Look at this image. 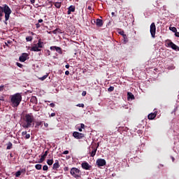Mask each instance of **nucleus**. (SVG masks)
Here are the masks:
<instances>
[{
	"mask_svg": "<svg viewBox=\"0 0 179 179\" xmlns=\"http://www.w3.org/2000/svg\"><path fill=\"white\" fill-rule=\"evenodd\" d=\"M80 128H81L82 129H85V124L81 123V124H80Z\"/></svg>",
	"mask_w": 179,
	"mask_h": 179,
	"instance_id": "43",
	"label": "nucleus"
},
{
	"mask_svg": "<svg viewBox=\"0 0 179 179\" xmlns=\"http://www.w3.org/2000/svg\"><path fill=\"white\" fill-rule=\"evenodd\" d=\"M48 55H50V50H47Z\"/></svg>",
	"mask_w": 179,
	"mask_h": 179,
	"instance_id": "60",
	"label": "nucleus"
},
{
	"mask_svg": "<svg viewBox=\"0 0 179 179\" xmlns=\"http://www.w3.org/2000/svg\"><path fill=\"white\" fill-rule=\"evenodd\" d=\"M64 171H65L66 173V171H69V167L66 166L64 168Z\"/></svg>",
	"mask_w": 179,
	"mask_h": 179,
	"instance_id": "39",
	"label": "nucleus"
},
{
	"mask_svg": "<svg viewBox=\"0 0 179 179\" xmlns=\"http://www.w3.org/2000/svg\"><path fill=\"white\" fill-rule=\"evenodd\" d=\"M43 125V122H36L35 128H38V127Z\"/></svg>",
	"mask_w": 179,
	"mask_h": 179,
	"instance_id": "26",
	"label": "nucleus"
},
{
	"mask_svg": "<svg viewBox=\"0 0 179 179\" xmlns=\"http://www.w3.org/2000/svg\"><path fill=\"white\" fill-rule=\"evenodd\" d=\"M65 68H66V69H69V64H66V65L65 66Z\"/></svg>",
	"mask_w": 179,
	"mask_h": 179,
	"instance_id": "53",
	"label": "nucleus"
},
{
	"mask_svg": "<svg viewBox=\"0 0 179 179\" xmlns=\"http://www.w3.org/2000/svg\"><path fill=\"white\" fill-rule=\"evenodd\" d=\"M70 174L73 178H80L82 177V171L76 167H73L70 169Z\"/></svg>",
	"mask_w": 179,
	"mask_h": 179,
	"instance_id": "4",
	"label": "nucleus"
},
{
	"mask_svg": "<svg viewBox=\"0 0 179 179\" xmlns=\"http://www.w3.org/2000/svg\"><path fill=\"white\" fill-rule=\"evenodd\" d=\"M86 94H87L86 91H83V92H82V96H86Z\"/></svg>",
	"mask_w": 179,
	"mask_h": 179,
	"instance_id": "46",
	"label": "nucleus"
},
{
	"mask_svg": "<svg viewBox=\"0 0 179 179\" xmlns=\"http://www.w3.org/2000/svg\"><path fill=\"white\" fill-rule=\"evenodd\" d=\"M45 157H47L45 156L44 155H41V157L39 159L38 163H43V162H44V160H45Z\"/></svg>",
	"mask_w": 179,
	"mask_h": 179,
	"instance_id": "22",
	"label": "nucleus"
},
{
	"mask_svg": "<svg viewBox=\"0 0 179 179\" xmlns=\"http://www.w3.org/2000/svg\"><path fill=\"white\" fill-rule=\"evenodd\" d=\"M123 38L124 44H127V43H128V37H127L126 34H123Z\"/></svg>",
	"mask_w": 179,
	"mask_h": 179,
	"instance_id": "25",
	"label": "nucleus"
},
{
	"mask_svg": "<svg viewBox=\"0 0 179 179\" xmlns=\"http://www.w3.org/2000/svg\"><path fill=\"white\" fill-rule=\"evenodd\" d=\"M169 29L171 31H173V33H176V31H177V28H176L175 27H169Z\"/></svg>",
	"mask_w": 179,
	"mask_h": 179,
	"instance_id": "27",
	"label": "nucleus"
},
{
	"mask_svg": "<svg viewBox=\"0 0 179 179\" xmlns=\"http://www.w3.org/2000/svg\"><path fill=\"white\" fill-rule=\"evenodd\" d=\"M27 57H29L27 53H22L19 58L20 62H24L27 59Z\"/></svg>",
	"mask_w": 179,
	"mask_h": 179,
	"instance_id": "10",
	"label": "nucleus"
},
{
	"mask_svg": "<svg viewBox=\"0 0 179 179\" xmlns=\"http://www.w3.org/2000/svg\"><path fill=\"white\" fill-rule=\"evenodd\" d=\"M78 131H79V132H82V131H83V130H82V127L79 128V129H78Z\"/></svg>",
	"mask_w": 179,
	"mask_h": 179,
	"instance_id": "58",
	"label": "nucleus"
},
{
	"mask_svg": "<svg viewBox=\"0 0 179 179\" xmlns=\"http://www.w3.org/2000/svg\"><path fill=\"white\" fill-rule=\"evenodd\" d=\"M43 42H41V39H39L38 43L36 45L39 48H43Z\"/></svg>",
	"mask_w": 179,
	"mask_h": 179,
	"instance_id": "18",
	"label": "nucleus"
},
{
	"mask_svg": "<svg viewBox=\"0 0 179 179\" xmlns=\"http://www.w3.org/2000/svg\"><path fill=\"white\" fill-rule=\"evenodd\" d=\"M167 47H170L172 48V50H174L175 51H179V47L177 46L174 43H173L171 41H169L167 43Z\"/></svg>",
	"mask_w": 179,
	"mask_h": 179,
	"instance_id": "6",
	"label": "nucleus"
},
{
	"mask_svg": "<svg viewBox=\"0 0 179 179\" xmlns=\"http://www.w3.org/2000/svg\"><path fill=\"white\" fill-rule=\"evenodd\" d=\"M43 20L42 19L38 20V23H43Z\"/></svg>",
	"mask_w": 179,
	"mask_h": 179,
	"instance_id": "52",
	"label": "nucleus"
},
{
	"mask_svg": "<svg viewBox=\"0 0 179 179\" xmlns=\"http://www.w3.org/2000/svg\"><path fill=\"white\" fill-rule=\"evenodd\" d=\"M50 107H52V108H54V107H55V103H50Z\"/></svg>",
	"mask_w": 179,
	"mask_h": 179,
	"instance_id": "41",
	"label": "nucleus"
},
{
	"mask_svg": "<svg viewBox=\"0 0 179 179\" xmlns=\"http://www.w3.org/2000/svg\"><path fill=\"white\" fill-rule=\"evenodd\" d=\"M20 176H22L20 171H18L15 173V177L19 178Z\"/></svg>",
	"mask_w": 179,
	"mask_h": 179,
	"instance_id": "31",
	"label": "nucleus"
},
{
	"mask_svg": "<svg viewBox=\"0 0 179 179\" xmlns=\"http://www.w3.org/2000/svg\"><path fill=\"white\" fill-rule=\"evenodd\" d=\"M31 103H33V104H37L38 101H37V97L33 96H31L30 99Z\"/></svg>",
	"mask_w": 179,
	"mask_h": 179,
	"instance_id": "16",
	"label": "nucleus"
},
{
	"mask_svg": "<svg viewBox=\"0 0 179 179\" xmlns=\"http://www.w3.org/2000/svg\"><path fill=\"white\" fill-rule=\"evenodd\" d=\"M48 155V150H46L43 154V156H45L47 157Z\"/></svg>",
	"mask_w": 179,
	"mask_h": 179,
	"instance_id": "45",
	"label": "nucleus"
},
{
	"mask_svg": "<svg viewBox=\"0 0 179 179\" xmlns=\"http://www.w3.org/2000/svg\"><path fill=\"white\" fill-rule=\"evenodd\" d=\"M43 171H48V166L44 165L43 166Z\"/></svg>",
	"mask_w": 179,
	"mask_h": 179,
	"instance_id": "33",
	"label": "nucleus"
},
{
	"mask_svg": "<svg viewBox=\"0 0 179 179\" xmlns=\"http://www.w3.org/2000/svg\"><path fill=\"white\" fill-rule=\"evenodd\" d=\"M128 98L129 99H135V97L134 96V94H132V93H131V92H128Z\"/></svg>",
	"mask_w": 179,
	"mask_h": 179,
	"instance_id": "30",
	"label": "nucleus"
},
{
	"mask_svg": "<svg viewBox=\"0 0 179 179\" xmlns=\"http://www.w3.org/2000/svg\"><path fill=\"white\" fill-rule=\"evenodd\" d=\"M157 115V111H155V113H150L148 116V120H155Z\"/></svg>",
	"mask_w": 179,
	"mask_h": 179,
	"instance_id": "11",
	"label": "nucleus"
},
{
	"mask_svg": "<svg viewBox=\"0 0 179 179\" xmlns=\"http://www.w3.org/2000/svg\"><path fill=\"white\" fill-rule=\"evenodd\" d=\"M20 171L21 174H26V169H22Z\"/></svg>",
	"mask_w": 179,
	"mask_h": 179,
	"instance_id": "35",
	"label": "nucleus"
},
{
	"mask_svg": "<svg viewBox=\"0 0 179 179\" xmlns=\"http://www.w3.org/2000/svg\"><path fill=\"white\" fill-rule=\"evenodd\" d=\"M69 153V151L65 150V151L63 152V155H68Z\"/></svg>",
	"mask_w": 179,
	"mask_h": 179,
	"instance_id": "49",
	"label": "nucleus"
},
{
	"mask_svg": "<svg viewBox=\"0 0 179 179\" xmlns=\"http://www.w3.org/2000/svg\"><path fill=\"white\" fill-rule=\"evenodd\" d=\"M172 160H173V162H174V157H172Z\"/></svg>",
	"mask_w": 179,
	"mask_h": 179,
	"instance_id": "61",
	"label": "nucleus"
},
{
	"mask_svg": "<svg viewBox=\"0 0 179 179\" xmlns=\"http://www.w3.org/2000/svg\"><path fill=\"white\" fill-rule=\"evenodd\" d=\"M22 101V94L16 93L10 96V102L12 107H19Z\"/></svg>",
	"mask_w": 179,
	"mask_h": 179,
	"instance_id": "3",
	"label": "nucleus"
},
{
	"mask_svg": "<svg viewBox=\"0 0 179 179\" xmlns=\"http://www.w3.org/2000/svg\"><path fill=\"white\" fill-rule=\"evenodd\" d=\"M52 169L53 170H56V171H58V169H59V161H55V163L53 164Z\"/></svg>",
	"mask_w": 179,
	"mask_h": 179,
	"instance_id": "12",
	"label": "nucleus"
},
{
	"mask_svg": "<svg viewBox=\"0 0 179 179\" xmlns=\"http://www.w3.org/2000/svg\"><path fill=\"white\" fill-rule=\"evenodd\" d=\"M111 15H112V16H114V15H115V13L112 12V13H111Z\"/></svg>",
	"mask_w": 179,
	"mask_h": 179,
	"instance_id": "59",
	"label": "nucleus"
},
{
	"mask_svg": "<svg viewBox=\"0 0 179 179\" xmlns=\"http://www.w3.org/2000/svg\"><path fill=\"white\" fill-rule=\"evenodd\" d=\"M77 107H82L83 108L85 107V104L83 103H78L76 105Z\"/></svg>",
	"mask_w": 179,
	"mask_h": 179,
	"instance_id": "37",
	"label": "nucleus"
},
{
	"mask_svg": "<svg viewBox=\"0 0 179 179\" xmlns=\"http://www.w3.org/2000/svg\"><path fill=\"white\" fill-rule=\"evenodd\" d=\"M27 131H22V136H24V135L26 136V135H27Z\"/></svg>",
	"mask_w": 179,
	"mask_h": 179,
	"instance_id": "44",
	"label": "nucleus"
},
{
	"mask_svg": "<svg viewBox=\"0 0 179 179\" xmlns=\"http://www.w3.org/2000/svg\"><path fill=\"white\" fill-rule=\"evenodd\" d=\"M16 65L17 66H18L19 68H23V64L19 63V62H17L16 63Z\"/></svg>",
	"mask_w": 179,
	"mask_h": 179,
	"instance_id": "36",
	"label": "nucleus"
},
{
	"mask_svg": "<svg viewBox=\"0 0 179 179\" xmlns=\"http://www.w3.org/2000/svg\"><path fill=\"white\" fill-rule=\"evenodd\" d=\"M47 163L48 164V166H52L53 163H54V159H48Z\"/></svg>",
	"mask_w": 179,
	"mask_h": 179,
	"instance_id": "23",
	"label": "nucleus"
},
{
	"mask_svg": "<svg viewBox=\"0 0 179 179\" xmlns=\"http://www.w3.org/2000/svg\"><path fill=\"white\" fill-rule=\"evenodd\" d=\"M176 37H179V32H177V31L175 32Z\"/></svg>",
	"mask_w": 179,
	"mask_h": 179,
	"instance_id": "48",
	"label": "nucleus"
},
{
	"mask_svg": "<svg viewBox=\"0 0 179 179\" xmlns=\"http://www.w3.org/2000/svg\"><path fill=\"white\" fill-rule=\"evenodd\" d=\"M34 2H36V0H31V3H34Z\"/></svg>",
	"mask_w": 179,
	"mask_h": 179,
	"instance_id": "56",
	"label": "nucleus"
},
{
	"mask_svg": "<svg viewBox=\"0 0 179 179\" xmlns=\"http://www.w3.org/2000/svg\"><path fill=\"white\" fill-rule=\"evenodd\" d=\"M55 51H57L58 54H62V49L60 47L57 46Z\"/></svg>",
	"mask_w": 179,
	"mask_h": 179,
	"instance_id": "21",
	"label": "nucleus"
},
{
	"mask_svg": "<svg viewBox=\"0 0 179 179\" xmlns=\"http://www.w3.org/2000/svg\"><path fill=\"white\" fill-rule=\"evenodd\" d=\"M44 125H45V127L46 128H48V123H44Z\"/></svg>",
	"mask_w": 179,
	"mask_h": 179,
	"instance_id": "55",
	"label": "nucleus"
},
{
	"mask_svg": "<svg viewBox=\"0 0 179 179\" xmlns=\"http://www.w3.org/2000/svg\"><path fill=\"white\" fill-rule=\"evenodd\" d=\"M150 31L152 38H155V37H156V24L155 22L151 24Z\"/></svg>",
	"mask_w": 179,
	"mask_h": 179,
	"instance_id": "5",
	"label": "nucleus"
},
{
	"mask_svg": "<svg viewBox=\"0 0 179 179\" xmlns=\"http://www.w3.org/2000/svg\"><path fill=\"white\" fill-rule=\"evenodd\" d=\"M50 117H55V113H51Z\"/></svg>",
	"mask_w": 179,
	"mask_h": 179,
	"instance_id": "50",
	"label": "nucleus"
},
{
	"mask_svg": "<svg viewBox=\"0 0 179 179\" xmlns=\"http://www.w3.org/2000/svg\"><path fill=\"white\" fill-rule=\"evenodd\" d=\"M36 29H39V27H40L41 25L40 24V23H37V24H36Z\"/></svg>",
	"mask_w": 179,
	"mask_h": 179,
	"instance_id": "47",
	"label": "nucleus"
},
{
	"mask_svg": "<svg viewBox=\"0 0 179 179\" xmlns=\"http://www.w3.org/2000/svg\"><path fill=\"white\" fill-rule=\"evenodd\" d=\"M31 51H34V52H38L41 51V49H40L39 48H38V47H37V45H35L34 46H33V47L31 48Z\"/></svg>",
	"mask_w": 179,
	"mask_h": 179,
	"instance_id": "15",
	"label": "nucleus"
},
{
	"mask_svg": "<svg viewBox=\"0 0 179 179\" xmlns=\"http://www.w3.org/2000/svg\"><path fill=\"white\" fill-rule=\"evenodd\" d=\"M96 152H97V148H93V150L90 152V157H94V156H96Z\"/></svg>",
	"mask_w": 179,
	"mask_h": 179,
	"instance_id": "17",
	"label": "nucleus"
},
{
	"mask_svg": "<svg viewBox=\"0 0 179 179\" xmlns=\"http://www.w3.org/2000/svg\"><path fill=\"white\" fill-rule=\"evenodd\" d=\"M56 49H57V46H51V47H50V50H51L52 51H55Z\"/></svg>",
	"mask_w": 179,
	"mask_h": 179,
	"instance_id": "38",
	"label": "nucleus"
},
{
	"mask_svg": "<svg viewBox=\"0 0 179 179\" xmlns=\"http://www.w3.org/2000/svg\"><path fill=\"white\" fill-rule=\"evenodd\" d=\"M13 1H15V0H13Z\"/></svg>",
	"mask_w": 179,
	"mask_h": 179,
	"instance_id": "64",
	"label": "nucleus"
},
{
	"mask_svg": "<svg viewBox=\"0 0 179 179\" xmlns=\"http://www.w3.org/2000/svg\"><path fill=\"white\" fill-rule=\"evenodd\" d=\"M25 138H26V139H30V134H25Z\"/></svg>",
	"mask_w": 179,
	"mask_h": 179,
	"instance_id": "42",
	"label": "nucleus"
},
{
	"mask_svg": "<svg viewBox=\"0 0 179 179\" xmlns=\"http://www.w3.org/2000/svg\"><path fill=\"white\" fill-rule=\"evenodd\" d=\"M81 167L84 170H90V169H92V166H90L87 162H83L81 164Z\"/></svg>",
	"mask_w": 179,
	"mask_h": 179,
	"instance_id": "9",
	"label": "nucleus"
},
{
	"mask_svg": "<svg viewBox=\"0 0 179 179\" xmlns=\"http://www.w3.org/2000/svg\"><path fill=\"white\" fill-rule=\"evenodd\" d=\"M42 167L43 166L40 164L35 165V169H36V170H41Z\"/></svg>",
	"mask_w": 179,
	"mask_h": 179,
	"instance_id": "24",
	"label": "nucleus"
},
{
	"mask_svg": "<svg viewBox=\"0 0 179 179\" xmlns=\"http://www.w3.org/2000/svg\"><path fill=\"white\" fill-rule=\"evenodd\" d=\"M76 8L75 6H70L68 8L67 15H71V12H75Z\"/></svg>",
	"mask_w": 179,
	"mask_h": 179,
	"instance_id": "13",
	"label": "nucleus"
},
{
	"mask_svg": "<svg viewBox=\"0 0 179 179\" xmlns=\"http://www.w3.org/2000/svg\"><path fill=\"white\" fill-rule=\"evenodd\" d=\"M12 146H13L12 143L9 142L6 148L7 150L12 149Z\"/></svg>",
	"mask_w": 179,
	"mask_h": 179,
	"instance_id": "28",
	"label": "nucleus"
},
{
	"mask_svg": "<svg viewBox=\"0 0 179 179\" xmlns=\"http://www.w3.org/2000/svg\"><path fill=\"white\" fill-rule=\"evenodd\" d=\"M62 30L59 28H57L54 31H52L53 34H57V33H62Z\"/></svg>",
	"mask_w": 179,
	"mask_h": 179,
	"instance_id": "20",
	"label": "nucleus"
},
{
	"mask_svg": "<svg viewBox=\"0 0 179 179\" xmlns=\"http://www.w3.org/2000/svg\"><path fill=\"white\" fill-rule=\"evenodd\" d=\"M87 10H92V6H88V7H87Z\"/></svg>",
	"mask_w": 179,
	"mask_h": 179,
	"instance_id": "54",
	"label": "nucleus"
},
{
	"mask_svg": "<svg viewBox=\"0 0 179 179\" xmlns=\"http://www.w3.org/2000/svg\"><path fill=\"white\" fill-rule=\"evenodd\" d=\"M96 164L99 167H103V166H106V159H98L96 160Z\"/></svg>",
	"mask_w": 179,
	"mask_h": 179,
	"instance_id": "8",
	"label": "nucleus"
},
{
	"mask_svg": "<svg viewBox=\"0 0 179 179\" xmlns=\"http://www.w3.org/2000/svg\"><path fill=\"white\" fill-rule=\"evenodd\" d=\"M120 34H121V36H124V31L120 32Z\"/></svg>",
	"mask_w": 179,
	"mask_h": 179,
	"instance_id": "57",
	"label": "nucleus"
},
{
	"mask_svg": "<svg viewBox=\"0 0 179 179\" xmlns=\"http://www.w3.org/2000/svg\"><path fill=\"white\" fill-rule=\"evenodd\" d=\"M108 92H114V87L110 86L108 89Z\"/></svg>",
	"mask_w": 179,
	"mask_h": 179,
	"instance_id": "34",
	"label": "nucleus"
},
{
	"mask_svg": "<svg viewBox=\"0 0 179 179\" xmlns=\"http://www.w3.org/2000/svg\"><path fill=\"white\" fill-rule=\"evenodd\" d=\"M10 157H12V154H10Z\"/></svg>",
	"mask_w": 179,
	"mask_h": 179,
	"instance_id": "63",
	"label": "nucleus"
},
{
	"mask_svg": "<svg viewBox=\"0 0 179 179\" xmlns=\"http://www.w3.org/2000/svg\"><path fill=\"white\" fill-rule=\"evenodd\" d=\"M96 24L98 27H101L103 26V20L101 19H96Z\"/></svg>",
	"mask_w": 179,
	"mask_h": 179,
	"instance_id": "14",
	"label": "nucleus"
},
{
	"mask_svg": "<svg viewBox=\"0 0 179 179\" xmlns=\"http://www.w3.org/2000/svg\"><path fill=\"white\" fill-rule=\"evenodd\" d=\"M47 78H48V75H45L43 77L40 78L41 80H45V79H47Z\"/></svg>",
	"mask_w": 179,
	"mask_h": 179,
	"instance_id": "32",
	"label": "nucleus"
},
{
	"mask_svg": "<svg viewBox=\"0 0 179 179\" xmlns=\"http://www.w3.org/2000/svg\"><path fill=\"white\" fill-rule=\"evenodd\" d=\"M62 5V4L61 3V2H56V3H55V6L57 9H59L61 8Z\"/></svg>",
	"mask_w": 179,
	"mask_h": 179,
	"instance_id": "19",
	"label": "nucleus"
},
{
	"mask_svg": "<svg viewBox=\"0 0 179 179\" xmlns=\"http://www.w3.org/2000/svg\"><path fill=\"white\" fill-rule=\"evenodd\" d=\"M34 122V116L33 113L25 114L22 117V127L25 129L31 128V125Z\"/></svg>",
	"mask_w": 179,
	"mask_h": 179,
	"instance_id": "1",
	"label": "nucleus"
},
{
	"mask_svg": "<svg viewBox=\"0 0 179 179\" xmlns=\"http://www.w3.org/2000/svg\"><path fill=\"white\" fill-rule=\"evenodd\" d=\"M32 36L34 35V33L31 32Z\"/></svg>",
	"mask_w": 179,
	"mask_h": 179,
	"instance_id": "62",
	"label": "nucleus"
},
{
	"mask_svg": "<svg viewBox=\"0 0 179 179\" xmlns=\"http://www.w3.org/2000/svg\"><path fill=\"white\" fill-rule=\"evenodd\" d=\"M65 75H67V76L69 75V71H65Z\"/></svg>",
	"mask_w": 179,
	"mask_h": 179,
	"instance_id": "51",
	"label": "nucleus"
},
{
	"mask_svg": "<svg viewBox=\"0 0 179 179\" xmlns=\"http://www.w3.org/2000/svg\"><path fill=\"white\" fill-rule=\"evenodd\" d=\"M4 88H5V85L0 86V92H3Z\"/></svg>",
	"mask_w": 179,
	"mask_h": 179,
	"instance_id": "40",
	"label": "nucleus"
},
{
	"mask_svg": "<svg viewBox=\"0 0 179 179\" xmlns=\"http://www.w3.org/2000/svg\"><path fill=\"white\" fill-rule=\"evenodd\" d=\"M73 136L75 137L76 139H82L83 138H85V134L78 131H74L73 133Z\"/></svg>",
	"mask_w": 179,
	"mask_h": 179,
	"instance_id": "7",
	"label": "nucleus"
},
{
	"mask_svg": "<svg viewBox=\"0 0 179 179\" xmlns=\"http://www.w3.org/2000/svg\"><path fill=\"white\" fill-rule=\"evenodd\" d=\"M33 40V36H27L26 37V41H31Z\"/></svg>",
	"mask_w": 179,
	"mask_h": 179,
	"instance_id": "29",
	"label": "nucleus"
},
{
	"mask_svg": "<svg viewBox=\"0 0 179 179\" xmlns=\"http://www.w3.org/2000/svg\"><path fill=\"white\" fill-rule=\"evenodd\" d=\"M3 13H5V20L6 22H8L10 17L12 10L7 4H4L3 6H0V21L2 20V16H3Z\"/></svg>",
	"mask_w": 179,
	"mask_h": 179,
	"instance_id": "2",
	"label": "nucleus"
}]
</instances>
